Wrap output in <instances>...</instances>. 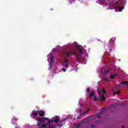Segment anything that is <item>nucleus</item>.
I'll return each instance as SVG.
<instances>
[{"label": "nucleus", "instance_id": "f257e3e1", "mask_svg": "<svg viewBox=\"0 0 128 128\" xmlns=\"http://www.w3.org/2000/svg\"><path fill=\"white\" fill-rule=\"evenodd\" d=\"M76 48L79 50V52H80L79 54H76V50H70L65 52H64V56H66V58H70L72 56L75 54L78 60L77 62H80V60L82 58V55L84 54V49H82V46L80 45H76Z\"/></svg>", "mask_w": 128, "mask_h": 128}, {"label": "nucleus", "instance_id": "f03ea898", "mask_svg": "<svg viewBox=\"0 0 128 128\" xmlns=\"http://www.w3.org/2000/svg\"><path fill=\"white\" fill-rule=\"evenodd\" d=\"M104 108H102L101 110H99L98 112L97 117L98 118H100V116H102V114H104Z\"/></svg>", "mask_w": 128, "mask_h": 128}, {"label": "nucleus", "instance_id": "7ed1b4c3", "mask_svg": "<svg viewBox=\"0 0 128 128\" xmlns=\"http://www.w3.org/2000/svg\"><path fill=\"white\" fill-rule=\"evenodd\" d=\"M118 4V1H116L115 2H114L110 6V10H114V8H116V7L114 6Z\"/></svg>", "mask_w": 128, "mask_h": 128}, {"label": "nucleus", "instance_id": "20e7f679", "mask_svg": "<svg viewBox=\"0 0 128 128\" xmlns=\"http://www.w3.org/2000/svg\"><path fill=\"white\" fill-rule=\"evenodd\" d=\"M37 112L39 114V116H44V114H46V112L42 110L38 111Z\"/></svg>", "mask_w": 128, "mask_h": 128}, {"label": "nucleus", "instance_id": "39448f33", "mask_svg": "<svg viewBox=\"0 0 128 128\" xmlns=\"http://www.w3.org/2000/svg\"><path fill=\"white\" fill-rule=\"evenodd\" d=\"M122 84H124V86H126L128 87V82L127 81H124L120 82L119 84V86H122Z\"/></svg>", "mask_w": 128, "mask_h": 128}, {"label": "nucleus", "instance_id": "423d86ee", "mask_svg": "<svg viewBox=\"0 0 128 128\" xmlns=\"http://www.w3.org/2000/svg\"><path fill=\"white\" fill-rule=\"evenodd\" d=\"M88 112H90V110H88L86 111L85 112L81 113L80 116H78L77 117V120H78V118H82V114H88Z\"/></svg>", "mask_w": 128, "mask_h": 128}, {"label": "nucleus", "instance_id": "0eeeda50", "mask_svg": "<svg viewBox=\"0 0 128 128\" xmlns=\"http://www.w3.org/2000/svg\"><path fill=\"white\" fill-rule=\"evenodd\" d=\"M37 120H38L37 126H40V124H42V120H40V118H38Z\"/></svg>", "mask_w": 128, "mask_h": 128}, {"label": "nucleus", "instance_id": "6e6552de", "mask_svg": "<svg viewBox=\"0 0 128 128\" xmlns=\"http://www.w3.org/2000/svg\"><path fill=\"white\" fill-rule=\"evenodd\" d=\"M94 96V91L92 90L90 94H89V98H92V96Z\"/></svg>", "mask_w": 128, "mask_h": 128}, {"label": "nucleus", "instance_id": "1a4fd4ad", "mask_svg": "<svg viewBox=\"0 0 128 128\" xmlns=\"http://www.w3.org/2000/svg\"><path fill=\"white\" fill-rule=\"evenodd\" d=\"M74 128H82V125L80 124H74Z\"/></svg>", "mask_w": 128, "mask_h": 128}, {"label": "nucleus", "instance_id": "9d476101", "mask_svg": "<svg viewBox=\"0 0 128 128\" xmlns=\"http://www.w3.org/2000/svg\"><path fill=\"white\" fill-rule=\"evenodd\" d=\"M58 118H60V116H55V119L54 120V122H58L60 121V120H58Z\"/></svg>", "mask_w": 128, "mask_h": 128}, {"label": "nucleus", "instance_id": "9b49d317", "mask_svg": "<svg viewBox=\"0 0 128 128\" xmlns=\"http://www.w3.org/2000/svg\"><path fill=\"white\" fill-rule=\"evenodd\" d=\"M110 70H112V69L110 68H109V69H106L105 70H104V74H108V72H110Z\"/></svg>", "mask_w": 128, "mask_h": 128}, {"label": "nucleus", "instance_id": "f8f14e48", "mask_svg": "<svg viewBox=\"0 0 128 128\" xmlns=\"http://www.w3.org/2000/svg\"><path fill=\"white\" fill-rule=\"evenodd\" d=\"M118 76V74H112L110 76V78H116V76Z\"/></svg>", "mask_w": 128, "mask_h": 128}, {"label": "nucleus", "instance_id": "ddd939ff", "mask_svg": "<svg viewBox=\"0 0 128 128\" xmlns=\"http://www.w3.org/2000/svg\"><path fill=\"white\" fill-rule=\"evenodd\" d=\"M48 118L43 117L42 119H40L41 122L44 124V120H48Z\"/></svg>", "mask_w": 128, "mask_h": 128}, {"label": "nucleus", "instance_id": "4468645a", "mask_svg": "<svg viewBox=\"0 0 128 128\" xmlns=\"http://www.w3.org/2000/svg\"><path fill=\"white\" fill-rule=\"evenodd\" d=\"M118 8H119V9H118L119 12H122V10L124 8V6H122L121 7L118 6Z\"/></svg>", "mask_w": 128, "mask_h": 128}, {"label": "nucleus", "instance_id": "2eb2a0df", "mask_svg": "<svg viewBox=\"0 0 128 128\" xmlns=\"http://www.w3.org/2000/svg\"><path fill=\"white\" fill-rule=\"evenodd\" d=\"M98 96H94V102H98Z\"/></svg>", "mask_w": 128, "mask_h": 128}, {"label": "nucleus", "instance_id": "dca6fc26", "mask_svg": "<svg viewBox=\"0 0 128 128\" xmlns=\"http://www.w3.org/2000/svg\"><path fill=\"white\" fill-rule=\"evenodd\" d=\"M100 98L102 102H104V100H106V97H104V95H101Z\"/></svg>", "mask_w": 128, "mask_h": 128}, {"label": "nucleus", "instance_id": "f3484780", "mask_svg": "<svg viewBox=\"0 0 128 128\" xmlns=\"http://www.w3.org/2000/svg\"><path fill=\"white\" fill-rule=\"evenodd\" d=\"M32 116H34L35 117H37L38 116V113H36V112H32Z\"/></svg>", "mask_w": 128, "mask_h": 128}, {"label": "nucleus", "instance_id": "a211bd4d", "mask_svg": "<svg viewBox=\"0 0 128 128\" xmlns=\"http://www.w3.org/2000/svg\"><path fill=\"white\" fill-rule=\"evenodd\" d=\"M68 64H70V63H68V64H64V66H65V68H68Z\"/></svg>", "mask_w": 128, "mask_h": 128}, {"label": "nucleus", "instance_id": "6ab92c4d", "mask_svg": "<svg viewBox=\"0 0 128 128\" xmlns=\"http://www.w3.org/2000/svg\"><path fill=\"white\" fill-rule=\"evenodd\" d=\"M46 124H42L40 128H46Z\"/></svg>", "mask_w": 128, "mask_h": 128}, {"label": "nucleus", "instance_id": "aec40b11", "mask_svg": "<svg viewBox=\"0 0 128 128\" xmlns=\"http://www.w3.org/2000/svg\"><path fill=\"white\" fill-rule=\"evenodd\" d=\"M102 92L103 94H106V89H104V88H102Z\"/></svg>", "mask_w": 128, "mask_h": 128}, {"label": "nucleus", "instance_id": "412c9836", "mask_svg": "<svg viewBox=\"0 0 128 128\" xmlns=\"http://www.w3.org/2000/svg\"><path fill=\"white\" fill-rule=\"evenodd\" d=\"M65 120H66L63 119V120H59L58 122H60V124H62V122H64Z\"/></svg>", "mask_w": 128, "mask_h": 128}, {"label": "nucleus", "instance_id": "4be33fe9", "mask_svg": "<svg viewBox=\"0 0 128 128\" xmlns=\"http://www.w3.org/2000/svg\"><path fill=\"white\" fill-rule=\"evenodd\" d=\"M120 92V91H117L116 92H114V95H115V94H119Z\"/></svg>", "mask_w": 128, "mask_h": 128}, {"label": "nucleus", "instance_id": "5701e85b", "mask_svg": "<svg viewBox=\"0 0 128 128\" xmlns=\"http://www.w3.org/2000/svg\"><path fill=\"white\" fill-rule=\"evenodd\" d=\"M90 88H87L86 89L87 94H90Z\"/></svg>", "mask_w": 128, "mask_h": 128}, {"label": "nucleus", "instance_id": "b1692460", "mask_svg": "<svg viewBox=\"0 0 128 128\" xmlns=\"http://www.w3.org/2000/svg\"><path fill=\"white\" fill-rule=\"evenodd\" d=\"M62 72H66V68H62Z\"/></svg>", "mask_w": 128, "mask_h": 128}, {"label": "nucleus", "instance_id": "393cba45", "mask_svg": "<svg viewBox=\"0 0 128 128\" xmlns=\"http://www.w3.org/2000/svg\"><path fill=\"white\" fill-rule=\"evenodd\" d=\"M64 64H69L68 62V60H64Z\"/></svg>", "mask_w": 128, "mask_h": 128}, {"label": "nucleus", "instance_id": "a878e982", "mask_svg": "<svg viewBox=\"0 0 128 128\" xmlns=\"http://www.w3.org/2000/svg\"><path fill=\"white\" fill-rule=\"evenodd\" d=\"M50 61H51L52 62H54V58H50Z\"/></svg>", "mask_w": 128, "mask_h": 128}, {"label": "nucleus", "instance_id": "bb28decb", "mask_svg": "<svg viewBox=\"0 0 128 128\" xmlns=\"http://www.w3.org/2000/svg\"><path fill=\"white\" fill-rule=\"evenodd\" d=\"M49 122H54V120H49Z\"/></svg>", "mask_w": 128, "mask_h": 128}, {"label": "nucleus", "instance_id": "cd10ccee", "mask_svg": "<svg viewBox=\"0 0 128 128\" xmlns=\"http://www.w3.org/2000/svg\"><path fill=\"white\" fill-rule=\"evenodd\" d=\"M98 93L100 94V90H98Z\"/></svg>", "mask_w": 128, "mask_h": 128}, {"label": "nucleus", "instance_id": "c85d7f7f", "mask_svg": "<svg viewBox=\"0 0 128 128\" xmlns=\"http://www.w3.org/2000/svg\"><path fill=\"white\" fill-rule=\"evenodd\" d=\"M90 128H94V125H91Z\"/></svg>", "mask_w": 128, "mask_h": 128}, {"label": "nucleus", "instance_id": "c756f323", "mask_svg": "<svg viewBox=\"0 0 128 128\" xmlns=\"http://www.w3.org/2000/svg\"><path fill=\"white\" fill-rule=\"evenodd\" d=\"M88 117H87V118H86V120H88Z\"/></svg>", "mask_w": 128, "mask_h": 128}, {"label": "nucleus", "instance_id": "7c9ffc66", "mask_svg": "<svg viewBox=\"0 0 128 128\" xmlns=\"http://www.w3.org/2000/svg\"><path fill=\"white\" fill-rule=\"evenodd\" d=\"M58 126H60V125H58Z\"/></svg>", "mask_w": 128, "mask_h": 128}, {"label": "nucleus", "instance_id": "2f4dec72", "mask_svg": "<svg viewBox=\"0 0 128 128\" xmlns=\"http://www.w3.org/2000/svg\"><path fill=\"white\" fill-rule=\"evenodd\" d=\"M84 120H82V122H84Z\"/></svg>", "mask_w": 128, "mask_h": 128}, {"label": "nucleus", "instance_id": "473e14b6", "mask_svg": "<svg viewBox=\"0 0 128 128\" xmlns=\"http://www.w3.org/2000/svg\"><path fill=\"white\" fill-rule=\"evenodd\" d=\"M82 48H83V50H84V47H82Z\"/></svg>", "mask_w": 128, "mask_h": 128}]
</instances>
